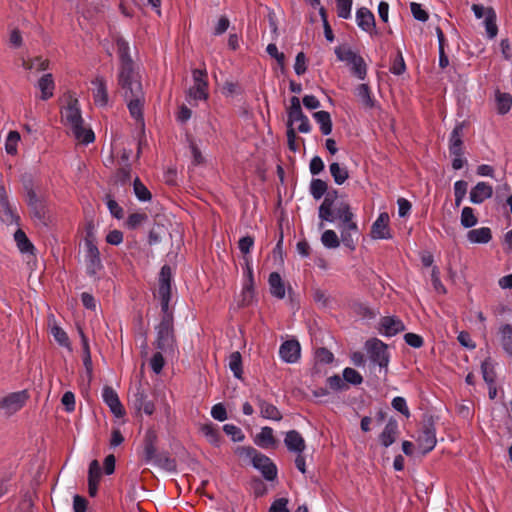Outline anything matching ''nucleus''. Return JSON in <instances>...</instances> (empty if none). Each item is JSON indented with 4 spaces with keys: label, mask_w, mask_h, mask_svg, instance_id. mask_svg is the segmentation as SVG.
<instances>
[{
    "label": "nucleus",
    "mask_w": 512,
    "mask_h": 512,
    "mask_svg": "<svg viewBox=\"0 0 512 512\" xmlns=\"http://www.w3.org/2000/svg\"><path fill=\"white\" fill-rule=\"evenodd\" d=\"M116 46L121 61L118 84L127 102L131 116L137 121H142L145 94L142 88L141 77L133 67L129 43L122 37H118L116 39Z\"/></svg>",
    "instance_id": "f257e3e1"
},
{
    "label": "nucleus",
    "mask_w": 512,
    "mask_h": 512,
    "mask_svg": "<svg viewBox=\"0 0 512 512\" xmlns=\"http://www.w3.org/2000/svg\"><path fill=\"white\" fill-rule=\"evenodd\" d=\"M61 119L78 142L89 144L94 141V132L84 124L78 99L69 97L67 105L61 110Z\"/></svg>",
    "instance_id": "f03ea898"
},
{
    "label": "nucleus",
    "mask_w": 512,
    "mask_h": 512,
    "mask_svg": "<svg viewBox=\"0 0 512 512\" xmlns=\"http://www.w3.org/2000/svg\"><path fill=\"white\" fill-rule=\"evenodd\" d=\"M155 340L154 347L160 350L166 357H175L177 354V343L174 334L173 323H170L169 318L155 327Z\"/></svg>",
    "instance_id": "7ed1b4c3"
},
{
    "label": "nucleus",
    "mask_w": 512,
    "mask_h": 512,
    "mask_svg": "<svg viewBox=\"0 0 512 512\" xmlns=\"http://www.w3.org/2000/svg\"><path fill=\"white\" fill-rule=\"evenodd\" d=\"M83 261L87 275L93 278H99L100 273L104 269V265L95 238L91 233H88L84 240Z\"/></svg>",
    "instance_id": "20e7f679"
},
{
    "label": "nucleus",
    "mask_w": 512,
    "mask_h": 512,
    "mask_svg": "<svg viewBox=\"0 0 512 512\" xmlns=\"http://www.w3.org/2000/svg\"><path fill=\"white\" fill-rule=\"evenodd\" d=\"M337 59L350 66L352 74L359 80H364L367 76V65L362 56L353 51L350 47L339 46L335 48Z\"/></svg>",
    "instance_id": "39448f33"
},
{
    "label": "nucleus",
    "mask_w": 512,
    "mask_h": 512,
    "mask_svg": "<svg viewBox=\"0 0 512 512\" xmlns=\"http://www.w3.org/2000/svg\"><path fill=\"white\" fill-rule=\"evenodd\" d=\"M365 350L369 360L374 365H378L380 371L384 370V373L386 374L390 359L387 345L379 339H370L365 343Z\"/></svg>",
    "instance_id": "423d86ee"
},
{
    "label": "nucleus",
    "mask_w": 512,
    "mask_h": 512,
    "mask_svg": "<svg viewBox=\"0 0 512 512\" xmlns=\"http://www.w3.org/2000/svg\"><path fill=\"white\" fill-rule=\"evenodd\" d=\"M193 84L188 89L187 95L190 101H204L208 99V76L206 69L192 70Z\"/></svg>",
    "instance_id": "0eeeda50"
},
{
    "label": "nucleus",
    "mask_w": 512,
    "mask_h": 512,
    "mask_svg": "<svg viewBox=\"0 0 512 512\" xmlns=\"http://www.w3.org/2000/svg\"><path fill=\"white\" fill-rule=\"evenodd\" d=\"M17 207L9 199L8 192L0 182V220L6 225H14L19 222Z\"/></svg>",
    "instance_id": "6e6552de"
},
{
    "label": "nucleus",
    "mask_w": 512,
    "mask_h": 512,
    "mask_svg": "<svg viewBox=\"0 0 512 512\" xmlns=\"http://www.w3.org/2000/svg\"><path fill=\"white\" fill-rule=\"evenodd\" d=\"M338 229L343 245L349 250L354 251L360 236V230L355 218L339 223Z\"/></svg>",
    "instance_id": "1a4fd4ad"
},
{
    "label": "nucleus",
    "mask_w": 512,
    "mask_h": 512,
    "mask_svg": "<svg viewBox=\"0 0 512 512\" xmlns=\"http://www.w3.org/2000/svg\"><path fill=\"white\" fill-rule=\"evenodd\" d=\"M27 399L28 394L25 390L10 393L0 401V409L5 414L12 415L24 406Z\"/></svg>",
    "instance_id": "9d476101"
},
{
    "label": "nucleus",
    "mask_w": 512,
    "mask_h": 512,
    "mask_svg": "<svg viewBox=\"0 0 512 512\" xmlns=\"http://www.w3.org/2000/svg\"><path fill=\"white\" fill-rule=\"evenodd\" d=\"M244 267H243V284H242V295L243 302L249 303L254 294V275H253V265L252 259L250 256L243 257Z\"/></svg>",
    "instance_id": "9b49d317"
},
{
    "label": "nucleus",
    "mask_w": 512,
    "mask_h": 512,
    "mask_svg": "<svg viewBox=\"0 0 512 512\" xmlns=\"http://www.w3.org/2000/svg\"><path fill=\"white\" fill-rule=\"evenodd\" d=\"M389 221L390 217L387 212L380 213L371 226V238L375 240H387L392 238V234L389 228Z\"/></svg>",
    "instance_id": "f8f14e48"
},
{
    "label": "nucleus",
    "mask_w": 512,
    "mask_h": 512,
    "mask_svg": "<svg viewBox=\"0 0 512 512\" xmlns=\"http://www.w3.org/2000/svg\"><path fill=\"white\" fill-rule=\"evenodd\" d=\"M252 465L268 481H273L277 477L276 465L264 454L258 453L255 459H253Z\"/></svg>",
    "instance_id": "ddd939ff"
},
{
    "label": "nucleus",
    "mask_w": 512,
    "mask_h": 512,
    "mask_svg": "<svg viewBox=\"0 0 512 512\" xmlns=\"http://www.w3.org/2000/svg\"><path fill=\"white\" fill-rule=\"evenodd\" d=\"M301 347L296 340H287L279 348V356L285 363H296L300 358Z\"/></svg>",
    "instance_id": "4468645a"
},
{
    "label": "nucleus",
    "mask_w": 512,
    "mask_h": 512,
    "mask_svg": "<svg viewBox=\"0 0 512 512\" xmlns=\"http://www.w3.org/2000/svg\"><path fill=\"white\" fill-rule=\"evenodd\" d=\"M102 399L105 404L110 408L114 416L120 418L125 415V409L122 406L118 394L111 387H104L102 390Z\"/></svg>",
    "instance_id": "2eb2a0df"
},
{
    "label": "nucleus",
    "mask_w": 512,
    "mask_h": 512,
    "mask_svg": "<svg viewBox=\"0 0 512 512\" xmlns=\"http://www.w3.org/2000/svg\"><path fill=\"white\" fill-rule=\"evenodd\" d=\"M338 201H343L338 198V192L336 190L329 191L326 193L323 202L319 206L318 216L322 221L332 222L333 216L331 209Z\"/></svg>",
    "instance_id": "dca6fc26"
},
{
    "label": "nucleus",
    "mask_w": 512,
    "mask_h": 512,
    "mask_svg": "<svg viewBox=\"0 0 512 512\" xmlns=\"http://www.w3.org/2000/svg\"><path fill=\"white\" fill-rule=\"evenodd\" d=\"M437 443L435 429L431 426L425 427L417 437L418 449L426 454L434 449Z\"/></svg>",
    "instance_id": "f3484780"
},
{
    "label": "nucleus",
    "mask_w": 512,
    "mask_h": 512,
    "mask_svg": "<svg viewBox=\"0 0 512 512\" xmlns=\"http://www.w3.org/2000/svg\"><path fill=\"white\" fill-rule=\"evenodd\" d=\"M134 408L143 411L146 415H152L155 411L154 403L148 399L141 387H137L131 398Z\"/></svg>",
    "instance_id": "a211bd4d"
},
{
    "label": "nucleus",
    "mask_w": 512,
    "mask_h": 512,
    "mask_svg": "<svg viewBox=\"0 0 512 512\" xmlns=\"http://www.w3.org/2000/svg\"><path fill=\"white\" fill-rule=\"evenodd\" d=\"M284 444L289 452L293 454L303 453L306 449V443L302 435L296 430L286 432Z\"/></svg>",
    "instance_id": "6ab92c4d"
},
{
    "label": "nucleus",
    "mask_w": 512,
    "mask_h": 512,
    "mask_svg": "<svg viewBox=\"0 0 512 512\" xmlns=\"http://www.w3.org/2000/svg\"><path fill=\"white\" fill-rule=\"evenodd\" d=\"M463 129L464 123L459 122L450 134L449 152L451 156H458L460 152H463Z\"/></svg>",
    "instance_id": "aec40b11"
},
{
    "label": "nucleus",
    "mask_w": 512,
    "mask_h": 512,
    "mask_svg": "<svg viewBox=\"0 0 512 512\" xmlns=\"http://www.w3.org/2000/svg\"><path fill=\"white\" fill-rule=\"evenodd\" d=\"M356 22L363 31L369 34L375 32V18L369 9L365 7L359 8L356 12Z\"/></svg>",
    "instance_id": "412c9836"
},
{
    "label": "nucleus",
    "mask_w": 512,
    "mask_h": 512,
    "mask_svg": "<svg viewBox=\"0 0 512 512\" xmlns=\"http://www.w3.org/2000/svg\"><path fill=\"white\" fill-rule=\"evenodd\" d=\"M93 98L97 106L104 107L108 104L107 85L103 77H96L92 81Z\"/></svg>",
    "instance_id": "4be33fe9"
},
{
    "label": "nucleus",
    "mask_w": 512,
    "mask_h": 512,
    "mask_svg": "<svg viewBox=\"0 0 512 512\" xmlns=\"http://www.w3.org/2000/svg\"><path fill=\"white\" fill-rule=\"evenodd\" d=\"M493 188L486 182H478L470 191V201L473 204H481L492 197Z\"/></svg>",
    "instance_id": "5701e85b"
},
{
    "label": "nucleus",
    "mask_w": 512,
    "mask_h": 512,
    "mask_svg": "<svg viewBox=\"0 0 512 512\" xmlns=\"http://www.w3.org/2000/svg\"><path fill=\"white\" fill-rule=\"evenodd\" d=\"M22 67L32 74H37L48 69L49 60L41 56L22 58Z\"/></svg>",
    "instance_id": "b1692460"
},
{
    "label": "nucleus",
    "mask_w": 512,
    "mask_h": 512,
    "mask_svg": "<svg viewBox=\"0 0 512 512\" xmlns=\"http://www.w3.org/2000/svg\"><path fill=\"white\" fill-rule=\"evenodd\" d=\"M331 214L333 216V220L331 223L335 221L345 222L352 218H355L354 213L351 211L350 205L346 201H338L333 209H331Z\"/></svg>",
    "instance_id": "393cba45"
},
{
    "label": "nucleus",
    "mask_w": 512,
    "mask_h": 512,
    "mask_svg": "<svg viewBox=\"0 0 512 512\" xmlns=\"http://www.w3.org/2000/svg\"><path fill=\"white\" fill-rule=\"evenodd\" d=\"M37 88L40 90V99L48 100L54 94L55 83L52 74L47 73L44 74L36 84Z\"/></svg>",
    "instance_id": "a878e982"
},
{
    "label": "nucleus",
    "mask_w": 512,
    "mask_h": 512,
    "mask_svg": "<svg viewBox=\"0 0 512 512\" xmlns=\"http://www.w3.org/2000/svg\"><path fill=\"white\" fill-rule=\"evenodd\" d=\"M270 293L273 297L283 299L286 295L284 282L277 272H272L268 279Z\"/></svg>",
    "instance_id": "bb28decb"
},
{
    "label": "nucleus",
    "mask_w": 512,
    "mask_h": 512,
    "mask_svg": "<svg viewBox=\"0 0 512 512\" xmlns=\"http://www.w3.org/2000/svg\"><path fill=\"white\" fill-rule=\"evenodd\" d=\"M26 196L28 206L32 209L34 216L39 220H43L45 209L36 192L32 188H26Z\"/></svg>",
    "instance_id": "cd10ccee"
},
{
    "label": "nucleus",
    "mask_w": 512,
    "mask_h": 512,
    "mask_svg": "<svg viewBox=\"0 0 512 512\" xmlns=\"http://www.w3.org/2000/svg\"><path fill=\"white\" fill-rule=\"evenodd\" d=\"M404 330L401 320L394 317H384L381 320V332L386 336H394L398 332Z\"/></svg>",
    "instance_id": "c85d7f7f"
},
{
    "label": "nucleus",
    "mask_w": 512,
    "mask_h": 512,
    "mask_svg": "<svg viewBox=\"0 0 512 512\" xmlns=\"http://www.w3.org/2000/svg\"><path fill=\"white\" fill-rule=\"evenodd\" d=\"M255 444L261 448H270L275 446L274 431L271 427L265 426L261 428L260 432L256 435Z\"/></svg>",
    "instance_id": "c756f323"
},
{
    "label": "nucleus",
    "mask_w": 512,
    "mask_h": 512,
    "mask_svg": "<svg viewBox=\"0 0 512 512\" xmlns=\"http://www.w3.org/2000/svg\"><path fill=\"white\" fill-rule=\"evenodd\" d=\"M494 96L497 113L500 115L507 114L512 107V96L498 89L495 91Z\"/></svg>",
    "instance_id": "7c9ffc66"
},
{
    "label": "nucleus",
    "mask_w": 512,
    "mask_h": 512,
    "mask_svg": "<svg viewBox=\"0 0 512 512\" xmlns=\"http://www.w3.org/2000/svg\"><path fill=\"white\" fill-rule=\"evenodd\" d=\"M398 433V424L395 420H389L380 435V442L384 447L392 445Z\"/></svg>",
    "instance_id": "2f4dec72"
},
{
    "label": "nucleus",
    "mask_w": 512,
    "mask_h": 512,
    "mask_svg": "<svg viewBox=\"0 0 512 512\" xmlns=\"http://www.w3.org/2000/svg\"><path fill=\"white\" fill-rule=\"evenodd\" d=\"M258 406L261 417L273 421H280L282 419V414L275 405L259 399Z\"/></svg>",
    "instance_id": "473e14b6"
},
{
    "label": "nucleus",
    "mask_w": 512,
    "mask_h": 512,
    "mask_svg": "<svg viewBox=\"0 0 512 512\" xmlns=\"http://www.w3.org/2000/svg\"><path fill=\"white\" fill-rule=\"evenodd\" d=\"M496 20L497 15L495 10L492 7H487L485 11L484 26L487 37L489 39H494L497 36L498 27L496 24Z\"/></svg>",
    "instance_id": "72a5a7b5"
},
{
    "label": "nucleus",
    "mask_w": 512,
    "mask_h": 512,
    "mask_svg": "<svg viewBox=\"0 0 512 512\" xmlns=\"http://www.w3.org/2000/svg\"><path fill=\"white\" fill-rule=\"evenodd\" d=\"M492 238L491 230L488 227L472 229L467 233V239L474 244H486Z\"/></svg>",
    "instance_id": "f704fd0d"
},
{
    "label": "nucleus",
    "mask_w": 512,
    "mask_h": 512,
    "mask_svg": "<svg viewBox=\"0 0 512 512\" xmlns=\"http://www.w3.org/2000/svg\"><path fill=\"white\" fill-rule=\"evenodd\" d=\"M157 440V434L154 430H148L145 434L144 439V457L147 462L154 459L156 454L155 442Z\"/></svg>",
    "instance_id": "c9c22d12"
},
{
    "label": "nucleus",
    "mask_w": 512,
    "mask_h": 512,
    "mask_svg": "<svg viewBox=\"0 0 512 512\" xmlns=\"http://www.w3.org/2000/svg\"><path fill=\"white\" fill-rule=\"evenodd\" d=\"M200 431L206 440L214 445L219 446L221 442V435L218 428L211 422L201 425Z\"/></svg>",
    "instance_id": "e433bc0d"
},
{
    "label": "nucleus",
    "mask_w": 512,
    "mask_h": 512,
    "mask_svg": "<svg viewBox=\"0 0 512 512\" xmlns=\"http://www.w3.org/2000/svg\"><path fill=\"white\" fill-rule=\"evenodd\" d=\"M355 95L358 100L366 107L373 108L376 104L371 95V90L367 84H360L355 88Z\"/></svg>",
    "instance_id": "4c0bfd02"
},
{
    "label": "nucleus",
    "mask_w": 512,
    "mask_h": 512,
    "mask_svg": "<svg viewBox=\"0 0 512 512\" xmlns=\"http://www.w3.org/2000/svg\"><path fill=\"white\" fill-rule=\"evenodd\" d=\"M304 116L300 100L298 97L293 96L290 100V107L288 110V121L290 125L298 123V121Z\"/></svg>",
    "instance_id": "58836bf2"
},
{
    "label": "nucleus",
    "mask_w": 512,
    "mask_h": 512,
    "mask_svg": "<svg viewBox=\"0 0 512 512\" xmlns=\"http://www.w3.org/2000/svg\"><path fill=\"white\" fill-rule=\"evenodd\" d=\"M315 121L319 124L322 134L329 135L332 132V121L330 114L326 111H318L313 114Z\"/></svg>",
    "instance_id": "ea45409f"
},
{
    "label": "nucleus",
    "mask_w": 512,
    "mask_h": 512,
    "mask_svg": "<svg viewBox=\"0 0 512 512\" xmlns=\"http://www.w3.org/2000/svg\"><path fill=\"white\" fill-rule=\"evenodd\" d=\"M331 176L337 185H342L349 177L348 170L346 167L341 166L337 162H333L329 166Z\"/></svg>",
    "instance_id": "a19ab883"
},
{
    "label": "nucleus",
    "mask_w": 512,
    "mask_h": 512,
    "mask_svg": "<svg viewBox=\"0 0 512 512\" xmlns=\"http://www.w3.org/2000/svg\"><path fill=\"white\" fill-rule=\"evenodd\" d=\"M14 239L20 252L30 254L33 253L34 246L21 229H18L15 232Z\"/></svg>",
    "instance_id": "79ce46f5"
},
{
    "label": "nucleus",
    "mask_w": 512,
    "mask_h": 512,
    "mask_svg": "<svg viewBox=\"0 0 512 512\" xmlns=\"http://www.w3.org/2000/svg\"><path fill=\"white\" fill-rule=\"evenodd\" d=\"M171 278V268L168 265H164L160 271L158 293H162L163 289H165L166 293H171Z\"/></svg>",
    "instance_id": "37998d69"
},
{
    "label": "nucleus",
    "mask_w": 512,
    "mask_h": 512,
    "mask_svg": "<svg viewBox=\"0 0 512 512\" xmlns=\"http://www.w3.org/2000/svg\"><path fill=\"white\" fill-rule=\"evenodd\" d=\"M501 345L504 351L512 356V326L506 324L500 328Z\"/></svg>",
    "instance_id": "c03bdc74"
},
{
    "label": "nucleus",
    "mask_w": 512,
    "mask_h": 512,
    "mask_svg": "<svg viewBox=\"0 0 512 512\" xmlns=\"http://www.w3.org/2000/svg\"><path fill=\"white\" fill-rule=\"evenodd\" d=\"M21 136L17 131H10L5 139V151L9 155H16Z\"/></svg>",
    "instance_id": "a18cd8bd"
},
{
    "label": "nucleus",
    "mask_w": 512,
    "mask_h": 512,
    "mask_svg": "<svg viewBox=\"0 0 512 512\" xmlns=\"http://www.w3.org/2000/svg\"><path fill=\"white\" fill-rule=\"evenodd\" d=\"M321 243L327 249H336L340 246V240L334 230H325L321 235Z\"/></svg>",
    "instance_id": "49530a36"
},
{
    "label": "nucleus",
    "mask_w": 512,
    "mask_h": 512,
    "mask_svg": "<svg viewBox=\"0 0 512 512\" xmlns=\"http://www.w3.org/2000/svg\"><path fill=\"white\" fill-rule=\"evenodd\" d=\"M228 366L237 379L242 377V357L239 352H233L228 358Z\"/></svg>",
    "instance_id": "de8ad7c7"
},
{
    "label": "nucleus",
    "mask_w": 512,
    "mask_h": 512,
    "mask_svg": "<svg viewBox=\"0 0 512 512\" xmlns=\"http://www.w3.org/2000/svg\"><path fill=\"white\" fill-rule=\"evenodd\" d=\"M158 295H159V298L161 301V311H162L161 321H165L166 318H169L170 323H173V314L169 309L171 293H166L165 289H163L162 293H158Z\"/></svg>",
    "instance_id": "09e8293b"
},
{
    "label": "nucleus",
    "mask_w": 512,
    "mask_h": 512,
    "mask_svg": "<svg viewBox=\"0 0 512 512\" xmlns=\"http://www.w3.org/2000/svg\"><path fill=\"white\" fill-rule=\"evenodd\" d=\"M481 372L486 383L495 382V365L490 358H486L481 363Z\"/></svg>",
    "instance_id": "8fccbe9b"
},
{
    "label": "nucleus",
    "mask_w": 512,
    "mask_h": 512,
    "mask_svg": "<svg viewBox=\"0 0 512 512\" xmlns=\"http://www.w3.org/2000/svg\"><path fill=\"white\" fill-rule=\"evenodd\" d=\"M327 191V184L321 179H313L310 183V193L314 199H321Z\"/></svg>",
    "instance_id": "3c124183"
},
{
    "label": "nucleus",
    "mask_w": 512,
    "mask_h": 512,
    "mask_svg": "<svg viewBox=\"0 0 512 512\" xmlns=\"http://www.w3.org/2000/svg\"><path fill=\"white\" fill-rule=\"evenodd\" d=\"M133 189L135 196L139 201H149L151 199V193L147 189V187L139 180V178H135L133 182Z\"/></svg>",
    "instance_id": "603ef678"
},
{
    "label": "nucleus",
    "mask_w": 512,
    "mask_h": 512,
    "mask_svg": "<svg viewBox=\"0 0 512 512\" xmlns=\"http://www.w3.org/2000/svg\"><path fill=\"white\" fill-rule=\"evenodd\" d=\"M461 225L465 228H471L477 224V218L471 207H464L461 212Z\"/></svg>",
    "instance_id": "864d4df0"
},
{
    "label": "nucleus",
    "mask_w": 512,
    "mask_h": 512,
    "mask_svg": "<svg viewBox=\"0 0 512 512\" xmlns=\"http://www.w3.org/2000/svg\"><path fill=\"white\" fill-rule=\"evenodd\" d=\"M337 6V14L342 19L351 17L353 0H335Z\"/></svg>",
    "instance_id": "5fc2aeb1"
},
{
    "label": "nucleus",
    "mask_w": 512,
    "mask_h": 512,
    "mask_svg": "<svg viewBox=\"0 0 512 512\" xmlns=\"http://www.w3.org/2000/svg\"><path fill=\"white\" fill-rule=\"evenodd\" d=\"M223 431L233 442H241L245 438L242 430L234 424H225L223 426Z\"/></svg>",
    "instance_id": "6e6d98bb"
},
{
    "label": "nucleus",
    "mask_w": 512,
    "mask_h": 512,
    "mask_svg": "<svg viewBox=\"0 0 512 512\" xmlns=\"http://www.w3.org/2000/svg\"><path fill=\"white\" fill-rule=\"evenodd\" d=\"M165 358L167 357L164 355V353L160 350H157V352L154 353L150 359V366L155 374H159L162 371L165 365Z\"/></svg>",
    "instance_id": "4d7b16f0"
},
{
    "label": "nucleus",
    "mask_w": 512,
    "mask_h": 512,
    "mask_svg": "<svg viewBox=\"0 0 512 512\" xmlns=\"http://www.w3.org/2000/svg\"><path fill=\"white\" fill-rule=\"evenodd\" d=\"M344 383H350L352 385H359L363 382V378L358 371L353 368H345L343 370Z\"/></svg>",
    "instance_id": "13d9d810"
},
{
    "label": "nucleus",
    "mask_w": 512,
    "mask_h": 512,
    "mask_svg": "<svg viewBox=\"0 0 512 512\" xmlns=\"http://www.w3.org/2000/svg\"><path fill=\"white\" fill-rule=\"evenodd\" d=\"M51 334L53 335L55 341L63 346V347H69L70 343H69V338L67 336V333L62 329L60 328L59 326L57 325H53L51 327Z\"/></svg>",
    "instance_id": "bf43d9fd"
},
{
    "label": "nucleus",
    "mask_w": 512,
    "mask_h": 512,
    "mask_svg": "<svg viewBox=\"0 0 512 512\" xmlns=\"http://www.w3.org/2000/svg\"><path fill=\"white\" fill-rule=\"evenodd\" d=\"M235 452L240 458L250 460L251 463L259 453L256 449L250 446L237 447Z\"/></svg>",
    "instance_id": "052dcab7"
},
{
    "label": "nucleus",
    "mask_w": 512,
    "mask_h": 512,
    "mask_svg": "<svg viewBox=\"0 0 512 512\" xmlns=\"http://www.w3.org/2000/svg\"><path fill=\"white\" fill-rule=\"evenodd\" d=\"M101 478V468L97 460H93L89 465L88 482L99 483Z\"/></svg>",
    "instance_id": "680f3d73"
},
{
    "label": "nucleus",
    "mask_w": 512,
    "mask_h": 512,
    "mask_svg": "<svg viewBox=\"0 0 512 512\" xmlns=\"http://www.w3.org/2000/svg\"><path fill=\"white\" fill-rule=\"evenodd\" d=\"M410 10L413 17L421 22H426L428 20L427 12L422 8L421 4L412 2L410 4Z\"/></svg>",
    "instance_id": "e2e57ef3"
},
{
    "label": "nucleus",
    "mask_w": 512,
    "mask_h": 512,
    "mask_svg": "<svg viewBox=\"0 0 512 512\" xmlns=\"http://www.w3.org/2000/svg\"><path fill=\"white\" fill-rule=\"evenodd\" d=\"M211 416L217 421H225L228 418L225 406L222 403L212 406Z\"/></svg>",
    "instance_id": "0e129e2a"
},
{
    "label": "nucleus",
    "mask_w": 512,
    "mask_h": 512,
    "mask_svg": "<svg viewBox=\"0 0 512 512\" xmlns=\"http://www.w3.org/2000/svg\"><path fill=\"white\" fill-rule=\"evenodd\" d=\"M431 282L436 292L441 294L446 292V289L440 280V272L437 267H433L432 269Z\"/></svg>",
    "instance_id": "69168bd1"
},
{
    "label": "nucleus",
    "mask_w": 512,
    "mask_h": 512,
    "mask_svg": "<svg viewBox=\"0 0 512 512\" xmlns=\"http://www.w3.org/2000/svg\"><path fill=\"white\" fill-rule=\"evenodd\" d=\"M392 407L406 417L410 416V411L407 406L406 400L403 397H395L392 400Z\"/></svg>",
    "instance_id": "338daca9"
},
{
    "label": "nucleus",
    "mask_w": 512,
    "mask_h": 512,
    "mask_svg": "<svg viewBox=\"0 0 512 512\" xmlns=\"http://www.w3.org/2000/svg\"><path fill=\"white\" fill-rule=\"evenodd\" d=\"M269 512H290L287 498H278L270 506Z\"/></svg>",
    "instance_id": "774afa93"
}]
</instances>
